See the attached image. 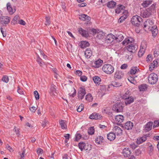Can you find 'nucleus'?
I'll return each instance as SVG.
<instances>
[{
    "label": "nucleus",
    "instance_id": "21",
    "mask_svg": "<svg viewBox=\"0 0 159 159\" xmlns=\"http://www.w3.org/2000/svg\"><path fill=\"white\" fill-rule=\"evenodd\" d=\"M152 124L153 123L152 122H149L146 124L145 128L146 132H148L151 129Z\"/></svg>",
    "mask_w": 159,
    "mask_h": 159
},
{
    "label": "nucleus",
    "instance_id": "32",
    "mask_svg": "<svg viewBox=\"0 0 159 159\" xmlns=\"http://www.w3.org/2000/svg\"><path fill=\"white\" fill-rule=\"evenodd\" d=\"M139 71V69L137 67H132L130 70V73L131 75H134Z\"/></svg>",
    "mask_w": 159,
    "mask_h": 159
},
{
    "label": "nucleus",
    "instance_id": "62",
    "mask_svg": "<svg viewBox=\"0 0 159 159\" xmlns=\"http://www.w3.org/2000/svg\"><path fill=\"white\" fill-rule=\"evenodd\" d=\"M80 79L82 81L85 82L87 80V77L85 76H82L80 77Z\"/></svg>",
    "mask_w": 159,
    "mask_h": 159
},
{
    "label": "nucleus",
    "instance_id": "57",
    "mask_svg": "<svg viewBox=\"0 0 159 159\" xmlns=\"http://www.w3.org/2000/svg\"><path fill=\"white\" fill-rule=\"evenodd\" d=\"M155 65L153 64V63H152L149 65V70L150 71H152L155 67Z\"/></svg>",
    "mask_w": 159,
    "mask_h": 159
},
{
    "label": "nucleus",
    "instance_id": "24",
    "mask_svg": "<svg viewBox=\"0 0 159 159\" xmlns=\"http://www.w3.org/2000/svg\"><path fill=\"white\" fill-rule=\"evenodd\" d=\"M103 62L102 60L99 59L97 61H95L94 63V65L93 66L95 68H99L102 65Z\"/></svg>",
    "mask_w": 159,
    "mask_h": 159
},
{
    "label": "nucleus",
    "instance_id": "4",
    "mask_svg": "<svg viewBox=\"0 0 159 159\" xmlns=\"http://www.w3.org/2000/svg\"><path fill=\"white\" fill-rule=\"evenodd\" d=\"M123 105L122 102H117L113 105L112 109L113 111L117 112H121L123 110Z\"/></svg>",
    "mask_w": 159,
    "mask_h": 159
},
{
    "label": "nucleus",
    "instance_id": "38",
    "mask_svg": "<svg viewBox=\"0 0 159 159\" xmlns=\"http://www.w3.org/2000/svg\"><path fill=\"white\" fill-rule=\"evenodd\" d=\"M93 79L95 84H97L98 85L100 84L101 79L99 77L97 76H94L93 77Z\"/></svg>",
    "mask_w": 159,
    "mask_h": 159
},
{
    "label": "nucleus",
    "instance_id": "63",
    "mask_svg": "<svg viewBox=\"0 0 159 159\" xmlns=\"http://www.w3.org/2000/svg\"><path fill=\"white\" fill-rule=\"evenodd\" d=\"M36 110V108L34 106H33L32 107H31L30 108V111L33 113L35 112Z\"/></svg>",
    "mask_w": 159,
    "mask_h": 159
},
{
    "label": "nucleus",
    "instance_id": "47",
    "mask_svg": "<svg viewBox=\"0 0 159 159\" xmlns=\"http://www.w3.org/2000/svg\"><path fill=\"white\" fill-rule=\"evenodd\" d=\"M82 46V48H84L86 47H88L89 45V44L88 42L87 41H83L81 43Z\"/></svg>",
    "mask_w": 159,
    "mask_h": 159
},
{
    "label": "nucleus",
    "instance_id": "55",
    "mask_svg": "<svg viewBox=\"0 0 159 159\" xmlns=\"http://www.w3.org/2000/svg\"><path fill=\"white\" fill-rule=\"evenodd\" d=\"M152 60V55L150 54L148 55L146 58V61L148 62Z\"/></svg>",
    "mask_w": 159,
    "mask_h": 159
},
{
    "label": "nucleus",
    "instance_id": "25",
    "mask_svg": "<svg viewBox=\"0 0 159 159\" xmlns=\"http://www.w3.org/2000/svg\"><path fill=\"white\" fill-rule=\"evenodd\" d=\"M78 146L81 151H83L84 149L85 150H88V148H86V143L84 142L79 143L78 144Z\"/></svg>",
    "mask_w": 159,
    "mask_h": 159
},
{
    "label": "nucleus",
    "instance_id": "41",
    "mask_svg": "<svg viewBox=\"0 0 159 159\" xmlns=\"http://www.w3.org/2000/svg\"><path fill=\"white\" fill-rule=\"evenodd\" d=\"M59 124L61 128L63 129H66V125L65 124V121L63 120H61L59 121Z\"/></svg>",
    "mask_w": 159,
    "mask_h": 159
},
{
    "label": "nucleus",
    "instance_id": "1",
    "mask_svg": "<svg viewBox=\"0 0 159 159\" xmlns=\"http://www.w3.org/2000/svg\"><path fill=\"white\" fill-rule=\"evenodd\" d=\"M102 70L106 74H110L114 72V68L110 64H106L103 66Z\"/></svg>",
    "mask_w": 159,
    "mask_h": 159
},
{
    "label": "nucleus",
    "instance_id": "15",
    "mask_svg": "<svg viewBox=\"0 0 159 159\" xmlns=\"http://www.w3.org/2000/svg\"><path fill=\"white\" fill-rule=\"evenodd\" d=\"M113 130L115 132V134H116L117 135H120L122 134V130L118 126H114Z\"/></svg>",
    "mask_w": 159,
    "mask_h": 159
},
{
    "label": "nucleus",
    "instance_id": "19",
    "mask_svg": "<svg viewBox=\"0 0 159 159\" xmlns=\"http://www.w3.org/2000/svg\"><path fill=\"white\" fill-rule=\"evenodd\" d=\"M133 127V123L130 121L126 122L124 126L125 128L128 130L132 129Z\"/></svg>",
    "mask_w": 159,
    "mask_h": 159
},
{
    "label": "nucleus",
    "instance_id": "17",
    "mask_svg": "<svg viewBox=\"0 0 159 159\" xmlns=\"http://www.w3.org/2000/svg\"><path fill=\"white\" fill-rule=\"evenodd\" d=\"M142 43L141 44L140 49L138 52V55L139 57H141L145 52V49L146 47V46H143Z\"/></svg>",
    "mask_w": 159,
    "mask_h": 159
},
{
    "label": "nucleus",
    "instance_id": "28",
    "mask_svg": "<svg viewBox=\"0 0 159 159\" xmlns=\"http://www.w3.org/2000/svg\"><path fill=\"white\" fill-rule=\"evenodd\" d=\"M85 57L87 58H89L90 57L92 54V51L88 49H87L84 53Z\"/></svg>",
    "mask_w": 159,
    "mask_h": 159
},
{
    "label": "nucleus",
    "instance_id": "53",
    "mask_svg": "<svg viewBox=\"0 0 159 159\" xmlns=\"http://www.w3.org/2000/svg\"><path fill=\"white\" fill-rule=\"evenodd\" d=\"M18 17V16H17V15L16 16L14 17V18H13V19L12 20V21H11V23H13V24L14 25L15 24H16L17 22Z\"/></svg>",
    "mask_w": 159,
    "mask_h": 159
},
{
    "label": "nucleus",
    "instance_id": "58",
    "mask_svg": "<svg viewBox=\"0 0 159 159\" xmlns=\"http://www.w3.org/2000/svg\"><path fill=\"white\" fill-rule=\"evenodd\" d=\"M25 148H23L22 149V152L21 154H20L21 157L22 159H23L25 157Z\"/></svg>",
    "mask_w": 159,
    "mask_h": 159
},
{
    "label": "nucleus",
    "instance_id": "43",
    "mask_svg": "<svg viewBox=\"0 0 159 159\" xmlns=\"http://www.w3.org/2000/svg\"><path fill=\"white\" fill-rule=\"evenodd\" d=\"M19 129L16 127L15 126L13 129L14 131L16 133V134L18 137H20L21 135L20 133Z\"/></svg>",
    "mask_w": 159,
    "mask_h": 159
},
{
    "label": "nucleus",
    "instance_id": "14",
    "mask_svg": "<svg viewBox=\"0 0 159 159\" xmlns=\"http://www.w3.org/2000/svg\"><path fill=\"white\" fill-rule=\"evenodd\" d=\"M116 121L117 122V124H120L123 122L124 120L123 116L122 115H117L115 117Z\"/></svg>",
    "mask_w": 159,
    "mask_h": 159
},
{
    "label": "nucleus",
    "instance_id": "30",
    "mask_svg": "<svg viewBox=\"0 0 159 159\" xmlns=\"http://www.w3.org/2000/svg\"><path fill=\"white\" fill-rule=\"evenodd\" d=\"M107 139L111 141L114 140L116 138V135L115 133L112 132L109 133L107 135Z\"/></svg>",
    "mask_w": 159,
    "mask_h": 159
},
{
    "label": "nucleus",
    "instance_id": "31",
    "mask_svg": "<svg viewBox=\"0 0 159 159\" xmlns=\"http://www.w3.org/2000/svg\"><path fill=\"white\" fill-rule=\"evenodd\" d=\"M134 101V98L132 96H130L129 98L125 100V102L126 105H128L132 103Z\"/></svg>",
    "mask_w": 159,
    "mask_h": 159
},
{
    "label": "nucleus",
    "instance_id": "33",
    "mask_svg": "<svg viewBox=\"0 0 159 159\" xmlns=\"http://www.w3.org/2000/svg\"><path fill=\"white\" fill-rule=\"evenodd\" d=\"M152 2V1L151 0L144 1H143L142 5L144 7H146L151 4Z\"/></svg>",
    "mask_w": 159,
    "mask_h": 159
},
{
    "label": "nucleus",
    "instance_id": "45",
    "mask_svg": "<svg viewBox=\"0 0 159 159\" xmlns=\"http://www.w3.org/2000/svg\"><path fill=\"white\" fill-rule=\"evenodd\" d=\"M88 132L89 134L92 135L94 134V129L93 127H91L89 128Z\"/></svg>",
    "mask_w": 159,
    "mask_h": 159
},
{
    "label": "nucleus",
    "instance_id": "20",
    "mask_svg": "<svg viewBox=\"0 0 159 159\" xmlns=\"http://www.w3.org/2000/svg\"><path fill=\"white\" fill-rule=\"evenodd\" d=\"M134 42V39L131 37L125 38V40L122 43L123 45L127 44L129 43H131Z\"/></svg>",
    "mask_w": 159,
    "mask_h": 159
},
{
    "label": "nucleus",
    "instance_id": "39",
    "mask_svg": "<svg viewBox=\"0 0 159 159\" xmlns=\"http://www.w3.org/2000/svg\"><path fill=\"white\" fill-rule=\"evenodd\" d=\"M147 85L146 84H142L139 86V88L140 91H144L147 89Z\"/></svg>",
    "mask_w": 159,
    "mask_h": 159
},
{
    "label": "nucleus",
    "instance_id": "13",
    "mask_svg": "<svg viewBox=\"0 0 159 159\" xmlns=\"http://www.w3.org/2000/svg\"><path fill=\"white\" fill-rule=\"evenodd\" d=\"M78 31L79 33L83 37H87L89 36V34L88 31L84 30L81 28L79 29Z\"/></svg>",
    "mask_w": 159,
    "mask_h": 159
},
{
    "label": "nucleus",
    "instance_id": "48",
    "mask_svg": "<svg viewBox=\"0 0 159 159\" xmlns=\"http://www.w3.org/2000/svg\"><path fill=\"white\" fill-rule=\"evenodd\" d=\"M2 80L6 83H8L9 81L8 77L6 75H3L2 79Z\"/></svg>",
    "mask_w": 159,
    "mask_h": 159
},
{
    "label": "nucleus",
    "instance_id": "27",
    "mask_svg": "<svg viewBox=\"0 0 159 159\" xmlns=\"http://www.w3.org/2000/svg\"><path fill=\"white\" fill-rule=\"evenodd\" d=\"M105 34L103 31H99L96 37L99 39H103L105 36Z\"/></svg>",
    "mask_w": 159,
    "mask_h": 159
},
{
    "label": "nucleus",
    "instance_id": "37",
    "mask_svg": "<svg viewBox=\"0 0 159 159\" xmlns=\"http://www.w3.org/2000/svg\"><path fill=\"white\" fill-rule=\"evenodd\" d=\"M104 140V138L102 136H99L97 137L95 139V142L96 143L98 144H100L102 143L103 142V140Z\"/></svg>",
    "mask_w": 159,
    "mask_h": 159
},
{
    "label": "nucleus",
    "instance_id": "34",
    "mask_svg": "<svg viewBox=\"0 0 159 159\" xmlns=\"http://www.w3.org/2000/svg\"><path fill=\"white\" fill-rule=\"evenodd\" d=\"M56 86L52 84L51 85L50 88V93L51 95H55L54 93H56Z\"/></svg>",
    "mask_w": 159,
    "mask_h": 159
},
{
    "label": "nucleus",
    "instance_id": "12",
    "mask_svg": "<svg viewBox=\"0 0 159 159\" xmlns=\"http://www.w3.org/2000/svg\"><path fill=\"white\" fill-rule=\"evenodd\" d=\"M125 7L122 5H119L115 10V12L117 14H119L121 12L124 13H125L124 10Z\"/></svg>",
    "mask_w": 159,
    "mask_h": 159
},
{
    "label": "nucleus",
    "instance_id": "46",
    "mask_svg": "<svg viewBox=\"0 0 159 159\" xmlns=\"http://www.w3.org/2000/svg\"><path fill=\"white\" fill-rule=\"evenodd\" d=\"M85 99L89 102L91 101L93 99V98L90 94H88L86 96Z\"/></svg>",
    "mask_w": 159,
    "mask_h": 159
},
{
    "label": "nucleus",
    "instance_id": "36",
    "mask_svg": "<svg viewBox=\"0 0 159 159\" xmlns=\"http://www.w3.org/2000/svg\"><path fill=\"white\" fill-rule=\"evenodd\" d=\"M116 5V3L113 1H111L108 2L107 6L108 7L110 8H113Z\"/></svg>",
    "mask_w": 159,
    "mask_h": 159
},
{
    "label": "nucleus",
    "instance_id": "6",
    "mask_svg": "<svg viewBox=\"0 0 159 159\" xmlns=\"http://www.w3.org/2000/svg\"><path fill=\"white\" fill-rule=\"evenodd\" d=\"M153 24L154 22L152 20L147 19L144 22V27L149 30L152 27H153Z\"/></svg>",
    "mask_w": 159,
    "mask_h": 159
},
{
    "label": "nucleus",
    "instance_id": "51",
    "mask_svg": "<svg viewBox=\"0 0 159 159\" xmlns=\"http://www.w3.org/2000/svg\"><path fill=\"white\" fill-rule=\"evenodd\" d=\"M82 137V136L80 133L76 134L75 136V140L78 141Z\"/></svg>",
    "mask_w": 159,
    "mask_h": 159
},
{
    "label": "nucleus",
    "instance_id": "42",
    "mask_svg": "<svg viewBox=\"0 0 159 159\" xmlns=\"http://www.w3.org/2000/svg\"><path fill=\"white\" fill-rule=\"evenodd\" d=\"M122 84L121 83L115 81H112L111 84V85L112 86L116 87L121 86Z\"/></svg>",
    "mask_w": 159,
    "mask_h": 159
},
{
    "label": "nucleus",
    "instance_id": "50",
    "mask_svg": "<svg viewBox=\"0 0 159 159\" xmlns=\"http://www.w3.org/2000/svg\"><path fill=\"white\" fill-rule=\"evenodd\" d=\"M34 95L36 99L37 100H38L39 99V95L38 91H35L34 92Z\"/></svg>",
    "mask_w": 159,
    "mask_h": 159
},
{
    "label": "nucleus",
    "instance_id": "7",
    "mask_svg": "<svg viewBox=\"0 0 159 159\" xmlns=\"http://www.w3.org/2000/svg\"><path fill=\"white\" fill-rule=\"evenodd\" d=\"M126 48L129 52L134 53L136 52L138 47L135 44L131 43Z\"/></svg>",
    "mask_w": 159,
    "mask_h": 159
},
{
    "label": "nucleus",
    "instance_id": "16",
    "mask_svg": "<svg viewBox=\"0 0 159 159\" xmlns=\"http://www.w3.org/2000/svg\"><path fill=\"white\" fill-rule=\"evenodd\" d=\"M131 153L130 150L128 148H125L123 150L122 154L125 157H128Z\"/></svg>",
    "mask_w": 159,
    "mask_h": 159
},
{
    "label": "nucleus",
    "instance_id": "49",
    "mask_svg": "<svg viewBox=\"0 0 159 159\" xmlns=\"http://www.w3.org/2000/svg\"><path fill=\"white\" fill-rule=\"evenodd\" d=\"M123 14H124V15L120 17L121 19H122V20H123V21L127 17V11H125V13Z\"/></svg>",
    "mask_w": 159,
    "mask_h": 159
},
{
    "label": "nucleus",
    "instance_id": "40",
    "mask_svg": "<svg viewBox=\"0 0 159 159\" xmlns=\"http://www.w3.org/2000/svg\"><path fill=\"white\" fill-rule=\"evenodd\" d=\"M130 94L128 90H127L122 95V97L123 99L125 100L130 97Z\"/></svg>",
    "mask_w": 159,
    "mask_h": 159
},
{
    "label": "nucleus",
    "instance_id": "3",
    "mask_svg": "<svg viewBox=\"0 0 159 159\" xmlns=\"http://www.w3.org/2000/svg\"><path fill=\"white\" fill-rule=\"evenodd\" d=\"M142 21V18L138 16H133L131 19V22L132 24L135 26L139 27L140 22Z\"/></svg>",
    "mask_w": 159,
    "mask_h": 159
},
{
    "label": "nucleus",
    "instance_id": "56",
    "mask_svg": "<svg viewBox=\"0 0 159 159\" xmlns=\"http://www.w3.org/2000/svg\"><path fill=\"white\" fill-rule=\"evenodd\" d=\"M129 81L132 83L134 84L135 81L134 77H129L128 78Z\"/></svg>",
    "mask_w": 159,
    "mask_h": 159
},
{
    "label": "nucleus",
    "instance_id": "2",
    "mask_svg": "<svg viewBox=\"0 0 159 159\" xmlns=\"http://www.w3.org/2000/svg\"><path fill=\"white\" fill-rule=\"evenodd\" d=\"M148 80L149 83L152 84L157 83L158 80V76L157 74L152 73L148 76Z\"/></svg>",
    "mask_w": 159,
    "mask_h": 159
},
{
    "label": "nucleus",
    "instance_id": "61",
    "mask_svg": "<svg viewBox=\"0 0 159 159\" xmlns=\"http://www.w3.org/2000/svg\"><path fill=\"white\" fill-rule=\"evenodd\" d=\"M155 5L154 4H152L151 6L149 8H148V9H149L150 11H154L155 9Z\"/></svg>",
    "mask_w": 159,
    "mask_h": 159
},
{
    "label": "nucleus",
    "instance_id": "59",
    "mask_svg": "<svg viewBox=\"0 0 159 159\" xmlns=\"http://www.w3.org/2000/svg\"><path fill=\"white\" fill-rule=\"evenodd\" d=\"M84 109V107L82 105L79 106V107L77 109V111L78 112H80L81 111Z\"/></svg>",
    "mask_w": 159,
    "mask_h": 159
},
{
    "label": "nucleus",
    "instance_id": "26",
    "mask_svg": "<svg viewBox=\"0 0 159 159\" xmlns=\"http://www.w3.org/2000/svg\"><path fill=\"white\" fill-rule=\"evenodd\" d=\"M124 36L122 34H117L115 36V40H116L117 42H120L122 41L124 39Z\"/></svg>",
    "mask_w": 159,
    "mask_h": 159
},
{
    "label": "nucleus",
    "instance_id": "29",
    "mask_svg": "<svg viewBox=\"0 0 159 159\" xmlns=\"http://www.w3.org/2000/svg\"><path fill=\"white\" fill-rule=\"evenodd\" d=\"M124 76L123 74L121 71H117L115 73L114 77L119 79H121Z\"/></svg>",
    "mask_w": 159,
    "mask_h": 159
},
{
    "label": "nucleus",
    "instance_id": "18",
    "mask_svg": "<svg viewBox=\"0 0 159 159\" xmlns=\"http://www.w3.org/2000/svg\"><path fill=\"white\" fill-rule=\"evenodd\" d=\"M7 10L10 14L12 15L16 11V9L15 8L12 9L11 4L10 3H7Z\"/></svg>",
    "mask_w": 159,
    "mask_h": 159
},
{
    "label": "nucleus",
    "instance_id": "11",
    "mask_svg": "<svg viewBox=\"0 0 159 159\" xmlns=\"http://www.w3.org/2000/svg\"><path fill=\"white\" fill-rule=\"evenodd\" d=\"M102 117L101 115L98 113H93L91 114L89 116V118L92 119H100Z\"/></svg>",
    "mask_w": 159,
    "mask_h": 159
},
{
    "label": "nucleus",
    "instance_id": "54",
    "mask_svg": "<svg viewBox=\"0 0 159 159\" xmlns=\"http://www.w3.org/2000/svg\"><path fill=\"white\" fill-rule=\"evenodd\" d=\"M109 109V108H108V107H107L103 108L102 110V112L104 113L108 114V112H109L110 111Z\"/></svg>",
    "mask_w": 159,
    "mask_h": 159
},
{
    "label": "nucleus",
    "instance_id": "23",
    "mask_svg": "<svg viewBox=\"0 0 159 159\" xmlns=\"http://www.w3.org/2000/svg\"><path fill=\"white\" fill-rule=\"evenodd\" d=\"M79 19L82 20H86L88 22L90 20L91 18L90 17L85 14H83L80 16Z\"/></svg>",
    "mask_w": 159,
    "mask_h": 159
},
{
    "label": "nucleus",
    "instance_id": "8",
    "mask_svg": "<svg viewBox=\"0 0 159 159\" xmlns=\"http://www.w3.org/2000/svg\"><path fill=\"white\" fill-rule=\"evenodd\" d=\"M86 94L85 90L82 87H80L78 93V97L82 99Z\"/></svg>",
    "mask_w": 159,
    "mask_h": 159
},
{
    "label": "nucleus",
    "instance_id": "9",
    "mask_svg": "<svg viewBox=\"0 0 159 159\" xmlns=\"http://www.w3.org/2000/svg\"><path fill=\"white\" fill-rule=\"evenodd\" d=\"M1 21L3 25L8 24L10 20V18L7 16H3L0 18Z\"/></svg>",
    "mask_w": 159,
    "mask_h": 159
},
{
    "label": "nucleus",
    "instance_id": "64",
    "mask_svg": "<svg viewBox=\"0 0 159 159\" xmlns=\"http://www.w3.org/2000/svg\"><path fill=\"white\" fill-rule=\"evenodd\" d=\"M99 31L98 30H96L94 29H93L91 30V32L94 34H98V33Z\"/></svg>",
    "mask_w": 159,
    "mask_h": 159
},
{
    "label": "nucleus",
    "instance_id": "35",
    "mask_svg": "<svg viewBox=\"0 0 159 159\" xmlns=\"http://www.w3.org/2000/svg\"><path fill=\"white\" fill-rule=\"evenodd\" d=\"M147 139V137L145 136L137 139V143L138 144H140L145 142Z\"/></svg>",
    "mask_w": 159,
    "mask_h": 159
},
{
    "label": "nucleus",
    "instance_id": "5",
    "mask_svg": "<svg viewBox=\"0 0 159 159\" xmlns=\"http://www.w3.org/2000/svg\"><path fill=\"white\" fill-rule=\"evenodd\" d=\"M151 11L149 9H144L141 10L140 16L143 18H146L149 17L151 15Z\"/></svg>",
    "mask_w": 159,
    "mask_h": 159
},
{
    "label": "nucleus",
    "instance_id": "22",
    "mask_svg": "<svg viewBox=\"0 0 159 159\" xmlns=\"http://www.w3.org/2000/svg\"><path fill=\"white\" fill-rule=\"evenodd\" d=\"M149 30H151L152 32L153 36L155 37L158 33V30L157 29V27L156 25L153 26Z\"/></svg>",
    "mask_w": 159,
    "mask_h": 159
},
{
    "label": "nucleus",
    "instance_id": "44",
    "mask_svg": "<svg viewBox=\"0 0 159 159\" xmlns=\"http://www.w3.org/2000/svg\"><path fill=\"white\" fill-rule=\"evenodd\" d=\"M36 61L41 66H42L44 64V63L43 61V60L39 57L38 55L37 57Z\"/></svg>",
    "mask_w": 159,
    "mask_h": 159
},
{
    "label": "nucleus",
    "instance_id": "60",
    "mask_svg": "<svg viewBox=\"0 0 159 159\" xmlns=\"http://www.w3.org/2000/svg\"><path fill=\"white\" fill-rule=\"evenodd\" d=\"M159 126V120H155L154 122L153 127H156Z\"/></svg>",
    "mask_w": 159,
    "mask_h": 159
},
{
    "label": "nucleus",
    "instance_id": "10",
    "mask_svg": "<svg viewBox=\"0 0 159 159\" xmlns=\"http://www.w3.org/2000/svg\"><path fill=\"white\" fill-rule=\"evenodd\" d=\"M115 36L111 34H108L105 39L107 43H111L115 40Z\"/></svg>",
    "mask_w": 159,
    "mask_h": 159
},
{
    "label": "nucleus",
    "instance_id": "52",
    "mask_svg": "<svg viewBox=\"0 0 159 159\" xmlns=\"http://www.w3.org/2000/svg\"><path fill=\"white\" fill-rule=\"evenodd\" d=\"M46 21L45 25H49L50 24V18L49 17H45Z\"/></svg>",
    "mask_w": 159,
    "mask_h": 159
}]
</instances>
